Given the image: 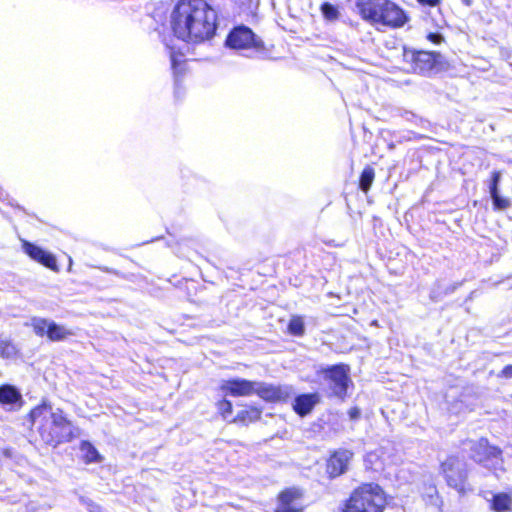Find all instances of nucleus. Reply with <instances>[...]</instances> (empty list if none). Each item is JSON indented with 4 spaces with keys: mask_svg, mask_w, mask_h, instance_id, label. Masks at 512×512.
Masks as SVG:
<instances>
[{
    "mask_svg": "<svg viewBox=\"0 0 512 512\" xmlns=\"http://www.w3.org/2000/svg\"><path fill=\"white\" fill-rule=\"evenodd\" d=\"M320 11L324 20L330 23L338 21L341 17L339 7L329 2L322 3L320 6Z\"/></svg>",
    "mask_w": 512,
    "mask_h": 512,
    "instance_id": "nucleus-18",
    "label": "nucleus"
},
{
    "mask_svg": "<svg viewBox=\"0 0 512 512\" xmlns=\"http://www.w3.org/2000/svg\"><path fill=\"white\" fill-rule=\"evenodd\" d=\"M387 0H359L356 3L361 18L372 24L381 19L380 10L385 7Z\"/></svg>",
    "mask_w": 512,
    "mask_h": 512,
    "instance_id": "nucleus-11",
    "label": "nucleus"
},
{
    "mask_svg": "<svg viewBox=\"0 0 512 512\" xmlns=\"http://www.w3.org/2000/svg\"><path fill=\"white\" fill-rule=\"evenodd\" d=\"M29 326L32 327L37 336L43 337L46 335L50 341L54 342L63 341L74 335V333L64 325L57 324L46 318L33 317L30 320Z\"/></svg>",
    "mask_w": 512,
    "mask_h": 512,
    "instance_id": "nucleus-6",
    "label": "nucleus"
},
{
    "mask_svg": "<svg viewBox=\"0 0 512 512\" xmlns=\"http://www.w3.org/2000/svg\"><path fill=\"white\" fill-rule=\"evenodd\" d=\"M428 37L434 43H439L442 40V36L439 34H429Z\"/></svg>",
    "mask_w": 512,
    "mask_h": 512,
    "instance_id": "nucleus-31",
    "label": "nucleus"
},
{
    "mask_svg": "<svg viewBox=\"0 0 512 512\" xmlns=\"http://www.w3.org/2000/svg\"><path fill=\"white\" fill-rule=\"evenodd\" d=\"M495 208L504 210L511 206V202L508 198L501 197L499 193L491 195Z\"/></svg>",
    "mask_w": 512,
    "mask_h": 512,
    "instance_id": "nucleus-24",
    "label": "nucleus"
},
{
    "mask_svg": "<svg viewBox=\"0 0 512 512\" xmlns=\"http://www.w3.org/2000/svg\"><path fill=\"white\" fill-rule=\"evenodd\" d=\"M260 417H261V410H259L258 408H250L247 410L240 411L237 414L235 421H239L242 423H249V422H254V421L260 419Z\"/></svg>",
    "mask_w": 512,
    "mask_h": 512,
    "instance_id": "nucleus-21",
    "label": "nucleus"
},
{
    "mask_svg": "<svg viewBox=\"0 0 512 512\" xmlns=\"http://www.w3.org/2000/svg\"><path fill=\"white\" fill-rule=\"evenodd\" d=\"M360 409L357 407H353L348 411V415L351 420H357L360 417Z\"/></svg>",
    "mask_w": 512,
    "mask_h": 512,
    "instance_id": "nucleus-28",
    "label": "nucleus"
},
{
    "mask_svg": "<svg viewBox=\"0 0 512 512\" xmlns=\"http://www.w3.org/2000/svg\"><path fill=\"white\" fill-rule=\"evenodd\" d=\"M501 179V173L499 171H493L491 175V181L489 184L490 196L499 193L498 185Z\"/></svg>",
    "mask_w": 512,
    "mask_h": 512,
    "instance_id": "nucleus-25",
    "label": "nucleus"
},
{
    "mask_svg": "<svg viewBox=\"0 0 512 512\" xmlns=\"http://www.w3.org/2000/svg\"><path fill=\"white\" fill-rule=\"evenodd\" d=\"M500 376L504 378H512V365L505 366L502 369Z\"/></svg>",
    "mask_w": 512,
    "mask_h": 512,
    "instance_id": "nucleus-29",
    "label": "nucleus"
},
{
    "mask_svg": "<svg viewBox=\"0 0 512 512\" xmlns=\"http://www.w3.org/2000/svg\"><path fill=\"white\" fill-rule=\"evenodd\" d=\"M385 8L387 10V14L382 17V25L399 28L407 22L408 18L405 12L392 1L387 0Z\"/></svg>",
    "mask_w": 512,
    "mask_h": 512,
    "instance_id": "nucleus-14",
    "label": "nucleus"
},
{
    "mask_svg": "<svg viewBox=\"0 0 512 512\" xmlns=\"http://www.w3.org/2000/svg\"><path fill=\"white\" fill-rule=\"evenodd\" d=\"M422 4H426L429 6H435L438 4L439 0H418Z\"/></svg>",
    "mask_w": 512,
    "mask_h": 512,
    "instance_id": "nucleus-33",
    "label": "nucleus"
},
{
    "mask_svg": "<svg viewBox=\"0 0 512 512\" xmlns=\"http://www.w3.org/2000/svg\"><path fill=\"white\" fill-rule=\"evenodd\" d=\"M30 418L46 444L56 445L69 441L72 436L71 423L60 409L43 404L31 411Z\"/></svg>",
    "mask_w": 512,
    "mask_h": 512,
    "instance_id": "nucleus-2",
    "label": "nucleus"
},
{
    "mask_svg": "<svg viewBox=\"0 0 512 512\" xmlns=\"http://www.w3.org/2000/svg\"><path fill=\"white\" fill-rule=\"evenodd\" d=\"M380 14H381V19L379 21H376V24H382V17H384L385 14H387V10L385 7H383V9L380 10Z\"/></svg>",
    "mask_w": 512,
    "mask_h": 512,
    "instance_id": "nucleus-34",
    "label": "nucleus"
},
{
    "mask_svg": "<svg viewBox=\"0 0 512 512\" xmlns=\"http://www.w3.org/2000/svg\"><path fill=\"white\" fill-rule=\"evenodd\" d=\"M288 330L294 336H302L305 332V326L302 317L293 316L289 321Z\"/></svg>",
    "mask_w": 512,
    "mask_h": 512,
    "instance_id": "nucleus-23",
    "label": "nucleus"
},
{
    "mask_svg": "<svg viewBox=\"0 0 512 512\" xmlns=\"http://www.w3.org/2000/svg\"><path fill=\"white\" fill-rule=\"evenodd\" d=\"M17 354L15 345L9 338L0 337V357L1 358H12Z\"/></svg>",
    "mask_w": 512,
    "mask_h": 512,
    "instance_id": "nucleus-22",
    "label": "nucleus"
},
{
    "mask_svg": "<svg viewBox=\"0 0 512 512\" xmlns=\"http://www.w3.org/2000/svg\"><path fill=\"white\" fill-rule=\"evenodd\" d=\"M174 34L183 41L210 40L217 28V13L204 0H179L170 15Z\"/></svg>",
    "mask_w": 512,
    "mask_h": 512,
    "instance_id": "nucleus-1",
    "label": "nucleus"
},
{
    "mask_svg": "<svg viewBox=\"0 0 512 512\" xmlns=\"http://www.w3.org/2000/svg\"><path fill=\"white\" fill-rule=\"evenodd\" d=\"M471 457L487 467H496L501 464V450L495 446H490L487 439L481 438L477 441H470Z\"/></svg>",
    "mask_w": 512,
    "mask_h": 512,
    "instance_id": "nucleus-8",
    "label": "nucleus"
},
{
    "mask_svg": "<svg viewBox=\"0 0 512 512\" xmlns=\"http://www.w3.org/2000/svg\"><path fill=\"white\" fill-rule=\"evenodd\" d=\"M82 501L86 504L89 512H101V507L98 504H96L90 500H82Z\"/></svg>",
    "mask_w": 512,
    "mask_h": 512,
    "instance_id": "nucleus-27",
    "label": "nucleus"
},
{
    "mask_svg": "<svg viewBox=\"0 0 512 512\" xmlns=\"http://www.w3.org/2000/svg\"><path fill=\"white\" fill-rule=\"evenodd\" d=\"M80 450L86 462L100 461V455L91 443L83 441L80 445Z\"/></svg>",
    "mask_w": 512,
    "mask_h": 512,
    "instance_id": "nucleus-19",
    "label": "nucleus"
},
{
    "mask_svg": "<svg viewBox=\"0 0 512 512\" xmlns=\"http://www.w3.org/2000/svg\"><path fill=\"white\" fill-rule=\"evenodd\" d=\"M179 62H180V60H178L177 56L174 55V54H171V64H172V68L174 70H176L177 65H178Z\"/></svg>",
    "mask_w": 512,
    "mask_h": 512,
    "instance_id": "nucleus-32",
    "label": "nucleus"
},
{
    "mask_svg": "<svg viewBox=\"0 0 512 512\" xmlns=\"http://www.w3.org/2000/svg\"><path fill=\"white\" fill-rule=\"evenodd\" d=\"M218 410L223 416L227 418L232 413V403L228 400H222L218 402Z\"/></svg>",
    "mask_w": 512,
    "mask_h": 512,
    "instance_id": "nucleus-26",
    "label": "nucleus"
},
{
    "mask_svg": "<svg viewBox=\"0 0 512 512\" xmlns=\"http://www.w3.org/2000/svg\"><path fill=\"white\" fill-rule=\"evenodd\" d=\"M384 491L378 484L367 483L355 489L346 501L344 512H383Z\"/></svg>",
    "mask_w": 512,
    "mask_h": 512,
    "instance_id": "nucleus-4",
    "label": "nucleus"
},
{
    "mask_svg": "<svg viewBox=\"0 0 512 512\" xmlns=\"http://www.w3.org/2000/svg\"><path fill=\"white\" fill-rule=\"evenodd\" d=\"M221 390L234 397H245L257 394L265 401H286L294 395L293 387L290 385H272L262 382L249 381L236 378L225 380L220 386Z\"/></svg>",
    "mask_w": 512,
    "mask_h": 512,
    "instance_id": "nucleus-3",
    "label": "nucleus"
},
{
    "mask_svg": "<svg viewBox=\"0 0 512 512\" xmlns=\"http://www.w3.org/2000/svg\"><path fill=\"white\" fill-rule=\"evenodd\" d=\"M416 60H417L418 62L423 61V62H429V63H430V61H431V56H430L429 54H427V53H419V54L417 55V57H416Z\"/></svg>",
    "mask_w": 512,
    "mask_h": 512,
    "instance_id": "nucleus-30",
    "label": "nucleus"
},
{
    "mask_svg": "<svg viewBox=\"0 0 512 512\" xmlns=\"http://www.w3.org/2000/svg\"><path fill=\"white\" fill-rule=\"evenodd\" d=\"M375 178V171L371 166H367L364 168V170L361 173L360 176V188L363 192H367Z\"/></svg>",
    "mask_w": 512,
    "mask_h": 512,
    "instance_id": "nucleus-20",
    "label": "nucleus"
},
{
    "mask_svg": "<svg viewBox=\"0 0 512 512\" xmlns=\"http://www.w3.org/2000/svg\"><path fill=\"white\" fill-rule=\"evenodd\" d=\"M320 402L318 393L302 394L295 398L293 408L300 416L309 414L313 408Z\"/></svg>",
    "mask_w": 512,
    "mask_h": 512,
    "instance_id": "nucleus-15",
    "label": "nucleus"
},
{
    "mask_svg": "<svg viewBox=\"0 0 512 512\" xmlns=\"http://www.w3.org/2000/svg\"><path fill=\"white\" fill-rule=\"evenodd\" d=\"M490 508L495 512H507L512 509V496L507 493L493 494Z\"/></svg>",
    "mask_w": 512,
    "mask_h": 512,
    "instance_id": "nucleus-16",
    "label": "nucleus"
},
{
    "mask_svg": "<svg viewBox=\"0 0 512 512\" xmlns=\"http://www.w3.org/2000/svg\"><path fill=\"white\" fill-rule=\"evenodd\" d=\"M353 453L346 449L336 451L329 459L327 472L331 478H335L345 473Z\"/></svg>",
    "mask_w": 512,
    "mask_h": 512,
    "instance_id": "nucleus-12",
    "label": "nucleus"
},
{
    "mask_svg": "<svg viewBox=\"0 0 512 512\" xmlns=\"http://www.w3.org/2000/svg\"><path fill=\"white\" fill-rule=\"evenodd\" d=\"M23 249L33 260L43 264L47 268L52 270L57 268L56 258L51 253L27 241L23 242Z\"/></svg>",
    "mask_w": 512,
    "mask_h": 512,
    "instance_id": "nucleus-13",
    "label": "nucleus"
},
{
    "mask_svg": "<svg viewBox=\"0 0 512 512\" xmlns=\"http://www.w3.org/2000/svg\"><path fill=\"white\" fill-rule=\"evenodd\" d=\"M303 491L296 487L282 491L278 496L275 512H303Z\"/></svg>",
    "mask_w": 512,
    "mask_h": 512,
    "instance_id": "nucleus-10",
    "label": "nucleus"
},
{
    "mask_svg": "<svg viewBox=\"0 0 512 512\" xmlns=\"http://www.w3.org/2000/svg\"><path fill=\"white\" fill-rule=\"evenodd\" d=\"M348 371L345 365H334L322 370L332 396L342 400L345 398L349 382Z\"/></svg>",
    "mask_w": 512,
    "mask_h": 512,
    "instance_id": "nucleus-7",
    "label": "nucleus"
},
{
    "mask_svg": "<svg viewBox=\"0 0 512 512\" xmlns=\"http://www.w3.org/2000/svg\"><path fill=\"white\" fill-rule=\"evenodd\" d=\"M21 400L19 391L10 385L0 387V402L2 404L13 405Z\"/></svg>",
    "mask_w": 512,
    "mask_h": 512,
    "instance_id": "nucleus-17",
    "label": "nucleus"
},
{
    "mask_svg": "<svg viewBox=\"0 0 512 512\" xmlns=\"http://www.w3.org/2000/svg\"><path fill=\"white\" fill-rule=\"evenodd\" d=\"M447 484L460 494L466 492L467 467L458 457H448L441 465Z\"/></svg>",
    "mask_w": 512,
    "mask_h": 512,
    "instance_id": "nucleus-5",
    "label": "nucleus"
},
{
    "mask_svg": "<svg viewBox=\"0 0 512 512\" xmlns=\"http://www.w3.org/2000/svg\"><path fill=\"white\" fill-rule=\"evenodd\" d=\"M226 45L236 50L256 49L261 50L263 43L258 39L251 29L240 26L232 30L227 39Z\"/></svg>",
    "mask_w": 512,
    "mask_h": 512,
    "instance_id": "nucleus-9",
    "label": "nucleus"
}]
</instances>
